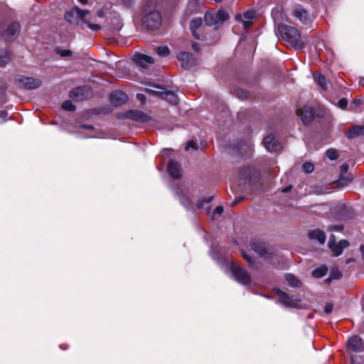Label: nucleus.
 <instances>
[{"mask_svg":"<svg viewBox=\"0 0 364 364\" xmlns=\"http://www.w3.org/2000/svg\"><path fill=\"white\" fill-rule=\"evenodd\" d=\"M215 16V14L207 11L205 12L204 16V21L205 24L208 25V26H215L214 29L216 30L219 28V26Z\"/></svg>","mask_w":364,"mask_h":364,"instance_id":"a878e982","label":"nucleus"},{"mask_svg":"<svg viewBox=\"0 0 364 364\" xmlns=\"http://www.w3.org/2000/svg\"><path fill=\"white\" fill-rule=\"evenodd\" d=\"M348 245L349 242L346 240H342L338 242V244H336V238L333 235L330 236L328 242V247L332 250L336 256L341 255L343 252V250Z\"/></svg>","mask_w":364,"mask_h":364,"instance_id":"4468645a","label":"nucleus"},{"mask_svg":"<svg viewBox=\"0 0 364 364\" xmlns=\"http://www.w3.org/2000/svg\"><path fill=\"white\" fill-rule=\"evenodd\" d=\"M250 247L253 251L265 259H269L272 256V252L268 250L264 242L252 240L250 242Z\"/></svg>","mask_w":364,"mask_h":364,"instance_id":"ddd939ff","label":"nucleus"},{"mask_svg":"<svg viewBox=\"0 0 364 364\" xmlns=\"http://www.w3.org/2000/svg\"><path fill=\"white\" fill-rule=\"evenodd\" d=\"M192 48L196 51H198L199 50V45L197 43H192Z\"/></svg>","mask_w":364,"mask_h":364,"instance_id":"603ef678","label":"nucleus"},{"mask_svg":"<svg viewBox=\"0 0 364 364\" xmlns=\"http://www.w3.org/2000/svg\"><path fill=\"white\" fill-rule=\"evenodd\" d=\"M231 271L235 279L237 282L244 286L250 284L252 282L251 276L245 267L232 264L231 265Z\"/></svg>","mask_w":364,"mask_h":364,"instance_id":"423d86ee","label":"nucleus"},{"mask_svg":"<svg viewBox=\"0 0 364 364\" xmlns=\"http://www.w3.org/2000/svg\"><path fill=\"white\" fill-rule=\"evenodd\" d=\"M242 179L252 180L253 177L257 178L259 173L252 167H245L240 173Z\"/></svg>","mask_w":364,"mask_h":364,"instance_id":"393cba45","label":"nucleus"},{"mask_svg":"<svg viewBox=\"0 0 364 364\" xmlns=\"http://www.w3.org/2000/svg\"><path fill=\"white\" fill-rule=\"evenodd\" d=\"M331 279H331V277H330L329 278H327V279L325 280V282H326V284H328L331 282Z\"/></svg>","mask_w":364,"mask_h":364,"instance_id":"0e129e2a","label":"nucleus"},{"mask_svg":"<svg viewBox=\"0 0 364 364\" xmlns=\"http://www.w3.org/2000/svg\"><path fill=\"white\" fill-rule=\"evenodd\" d=\"M328 268L326 266H321L312 272V275L315 278H321L327 273Z\"/></svg>","mask_w":364,"mask_h":364,"instance_id":"2f4dec72","label":"nucleus"},{"mask_svg":"<svg viewBox=\"0 0 364 364\" xmlns=\"http://www.w3.org/2000/svg\"><path fill=\"white\" fill-rule=\"evenodd\" d=\"M286 279L289 284L293 287H299L301 285V282L292 274H287Z\"/></svg>","mask_w":364,"mask_h":364,"instance_id":"473e14b6","label":"nucleus"},{"mask_svg":"<svg viewBox=\"0 0 364 364\" xmlns=\"http://www.w3.org/2000/svg\"><path fill=\"white\" fill-rule=\"evenodd\" d=\"M15 83L19 88L34 90L41 86L42 81L40 79L32 77L18 75L15 78Z\"/></svg>","mask_w":364,"mask_h":364,"instance_id":"0eeeda50","label":"nucleus"},{"mask_svg":"<svg viewBox=\"0 0 364 364\" xmlns=\"http://www.w3.org/2000/svg\"><path fill=\"white\" fill-rule=\"evenodd\" d=\"M290 189H291V187H287V188H284L282 191H283V192H284V193H287V192H288Z\"/></svg>","mask_w":364,"mask_h":364,"instance_id":"69168bd1","label":"nucleus"},{"mask_svg":"<svg viewBox=\"0 0 364 364\" xmlns=\"http://www.w3.org/2000/svg\"><path fill=\"white\" fill-rule=\"evenodd\" d=\"M360 250L361 252V253L363 254V256L364 257V245H361L360 247Z\"/></svg>","mask_w":364,"mask_h":364,"instance_id":"052dcab7","label":"nucleus"},{"mask_svg":"<svg viewBox=\"0 0 364 364\" xmlns=\"http://www.w3.org/2000/svg\"><path fill=\"white\" fill-rule=\"evenodd\" d=\"M156 6L154 0H147L143 6L141 24L148 31H156L161 26L162 16Z\"/></svg>","mask_w":364,"mask_h":364,"instance_id":"f257e3e1","label":"nucleus"},{"mask_svg":"<svg viewBox=\"0 0 364 364\" xmlns=\"http://www.w3.org/2000/svg\"><path fill=\"white\" fill-rule=\"evenodd\" d=\"M215 14L219 26L230 18L229 14L223 9H219Z\"/></svg>","mask_w":364,"mask_h":364,"instance_id":"cd10ccee","label":"nucleus"},{"mask_svg":"<svg viewBox=\"0 0 364 364\" xmlns=\"http://www.w3.org/2000/svg\"><path fill=\"white\" fill-rule=\"evenodd\" d=\"M348 348L355 352H362L364 350V343L358 336L350 337L347 342Z\"/></svg>","mask_w":364,"mask_h":364,"instance_id":"f3484780","label":"nucleus"},{"mask_svg":"<svg viewBox=\"0 0 364 364\" xmlns=\"http://www.w3.org/2000/svg\"><path fill=\"white\" fill-rule=\"evenodd\" d=\"M353 104H354V105H360V100H357V99H356V100H354L353 101Z\"/></svg>","mask_w":364,"mask_h":364,"instance_id":"bf43d9fd","label":"nucleus"},{"mask_svg":"<svg viewBox=\"0 0 364 364\" xmlns=\"http://www.w3.org/2000/svg\"><path fill=\"white\" fill-rule=\"evenodd\" d=\"M190 148L196 150L198 149V144L193 140L189 141L186 147V150H188Z\"/></svg>","mask_w":364,"mask_h":364,"instance_id":"49530a36","label":"nucleus"},{"mask_svg":"<svg viewBox=\"0 0 364 364\" xmlns=\"http://www.w3.org/2000/svg\"><path fill=\"white\" fill-rule=\"evenodd\" d=\"M243 199V197H238L237 198L235 201H233L232 203V205H236L237 203H239L240 201H241Z\"/></svg>","mask_w":364,"mask_h":364,"instance_id":"864d4df0","label":"nucleus"},{"mask_svg":"<svg viewBox=\"0 0 364 364\" xmlns=\"http://www.w3.org/2000/svg\"><path fill=\"white\" fill-rule=\"evenodd\" d=\"M69 96L74 101L80 102L92 97V92L90 87L81 86L73 89Z\"/></svg>","mask_w":364,"mask_h":364,"instance_id":"9d476101","label":"nucleus"},{"mask_svg":"<svg viewBox=\"0 0 364 364\" xmlns=\"http://www.w3.org/2000/svg\"><path fill=\"white\" fill-rule=\"evenodd\" d=\"M62 108L67 111H75V106L73 105L72 102L67 100L62 104Z\"/></svg>","mask_w":364,"mask_h":364,"instance_id":"ea45409f","label":"nucleus"},{"mask_svg":"<svg viewBox=\"0 0 364 364\" xmlns=\"http://www.w3.org/2000/svg\"><path fill=\"white\" fill-rule=\"evenodd\" d=\"M235 19L237 21H242L243 26L245 29L250 28L252 26V21L249 20L243 21L242 20V15L240 14H237L235 16Z\"/></svg>","mask_w":364,"mask_h":364,"instance_id":"c9c22d12","label":"nucleus"},{"mask_svg":"<svg viewBox=\"0 0 364 364\" xmlns=\"http://www.w3.org/2000/svg\"><path fill=\"white\" fill-rule=\"evenodd\" d=\"M276 294L279 296V299L280 303L284 304L287 307L291 308H298L299 299L294 297L293 296H289L284 291L280 289H275Z\"/></svg>","mask_w":364,"mask_h":364,"instance_id":"9b49d317","label":"nucleus"},{"mask_svg":"<svg viewBox=\"0 0 364 364\" xmlns=\"http://www.w3.org/2000/svg\"><path fill=\"white\" fill-rule=\"evenodd\" d=\"M341 276L342 274L338 269L332 270L331 272V279H338L341 277Z\"/></svg>","mask_w":364,"mask_h":364,"instance_id":"a18cd8bd","label":"nucleus"},{"mask_svg":"<svg viewBox=\"0 0 364 364\" xmlns=\"http://www.w3.org/2000/svg\"><path fill=\"white\" fill-rule=\"evenodd\" d=\"M263 145L269 151L271 152L277 151L279 146L274 137L272 135H268L264 138Z\"/></svg>","mask_w":364,"mask_h":364,"instance_id":"b1692460","label":"nucleus"},{"mask_svg":"<svg viewBox=\"0 0 364 364\" xmlns=\"http://www.w3.org/2000/svg\"><path fill=\"white\" fill-rule=\"evenodd\" d=\"M313 77L314 81L318 85V86L322 90H327L328 89V82L326 80V77L321 73L316 72L313 73Z\"/></svg>","mask_w":364,"mask_h":364,"instance_id":"bb28decb","label":"nucleus"},{"mask_svg":"<svg viewBox=\"0 0 364 364\" xmlns=\"http://www.w3.org/2000/svg\"><path fill=\"white\" fill-rule=\"evenodd\" d=\"M223 210H224V208L223 206H221V205L217 206L213 213V215H212L213 219H215L216 215H218L220 216L223 213Z\"/></svg>","mask_w":364,"mask_h":364,"instance_id":"37998d69","label":"nucleus"},{"mask_svg":"<svg viewBox=\"0 0 364 364\" xmlns=\"http://www.w3.org/2000/svg\"><path fill=\"white\" fill-rule=\"evenodd\" d=\"M84 66L85 67H92V68H104L105 66L109 67V65H107L105 63L97 61L95 60H87L86 63L84 64ZM110 67H112L110 65Z\"/></svg>","mask_w":364,"mask_h":364,"instance_id":"c756f323","label":"nucleus"},{"mask_svg":"<svg viewBox=\"0 0 364 364\" xmlns=\"http://www.w3.org/2000/svg\"><path fill=\"white\" fill-rule=\"evenodd\" d=\"M7 115V112L4 110H0V118H5Z\"/></svg>","mask_w":364,"mask_h":364,"instance_id":"5fc2aeb1","label":"nucleus"},{"mask_svg":"<svg viewBox=\"0 0 364 364\" xmlns=\"http://www.w3.org/2000/svg\"><path fill=\"white\" fill-rule=\"evenodd\" d=\"M303 171L306 173H311L314 170V166L311 162H305L302 166Z\"/></svg>","mask_w":364,"mask_h":364,"instance_id":"4c0bfd02","label":"nucleus"},{"mask_svg":"<svg viewBox=\"0 0 364 364\" xmlns=\"http://www.w3.org/2000/svg\"><path fill=\"white\" fill-rule=\"evenodd\" d=\"M110 102L114 106H119L128 100L127 94L122 90H114L110 94Z\"/></svg>","mask_w":364,"mask_h":364,"instance_id":"a211bd4d","label":"nucleus"},{"mask_svg":"<svg viewBox=\"0 0 364 364\" xmlns=\"http://www.w3.org/2000/svg\"><path fill=\"white\" fill-rule=\"evenodd\" d=\"M10 58V54L6 49H0V66H5L9 62Z\"/></svg>","mask_w":364,"mask_h":364,"instance_id":"7c9ffc66","label":"nucleus"},{"mask_svg":"<svg viewBox=\"0 0 364 364\" xmlns=\"http://www.w3.org/2000/svg\"><path fill=\"white\" fill-rule=\"evenodd\" d=\"M282 38L285 40L292 48L301 50L305 48V43L301 39L300 31L295 27L286 24L279 25L278 27Z\"/></svg>","mask_w":364,"mask_h":364,"instance_id":"f03ea898","label":"nucleus"},{"mask_svg":"<svg viewBox=\"0 0 364 364\" xmlns=\"http://www.w3.org/2000/svg\"><path fill=\"white\" fill-rule=\"evenodd\" d=\"M324 311L326 314H330L333 311V304H327L325 306Z\"/></svg>","mask_w":364,"mask_h":364,"instance_id":"8fccbe9b","label":"nucleus"},{"mask_svg":"<svg viewBox=\"0 0 364 364\" xmlns=\"http://www.w3.org/2000/svg\"><path fill=\"white\" fill-rule=\"evenodd\" d=\"M308 237L311 240H317L320 244L323 245L326 242V234L319 229L309 230Z\"/></svg>","mask_w":364,"mask_h":364,"instance_id":"4be33fe9","label":"nucleus"},{"mask_svg":"<svg viewBox=\"0 0 364 364\" xmlns=\"http://www.w3.org/2000/svg\"><path fill=\"white\" fill-rule=\"evenodd\" d=\"M202 25L203 20L201 18H193L190 21V30L193 37L196 40L203 41L205 38L203 34L200 33L201 30H204Z\"/></svg>","mask_w":364,"mask_h":364,"instance_id":"f8f14e48","label":"nucleus"},{"mask_svg":"<svg viewBox=\"0 0 364 364\" xmlns=\"http://www.w3.org/2000/svg\"><path fill=\"white\" fill-rule=\"evenodd\" d=\"M21 30L18 21H13L4 31L0 33V37L6 42L13 41L16 38Z\"/></svg>","mask_w":364,"mask_h":364,"instance_id":"1a4fd4ad","label":"nucleus"},{"mask_svg":"<svg viewBox=\"0 0 364 364\" xmlns=\"http://www.w3.org/2000/svg\"><path fill=\"white\" fill-rule=\"evenodd\" d=\"M141 82L162 90L159 91L146 88L145 91L146 93L157 96L171 105H176L178 102V97L173 92L166 90L164 87H161L159 85H154L151 82H145L143 81H141Z\"/></svg>","mask_w":364,"mask_h":364,"instance_id":"20e7f679","label":"nucleus"},{"mask_svg":"<svg viewBox=\"0 0 364 364\" xmlns=\"http://www.w3.org/2000/svg\"><path fill=\"white\" fill-rule=\"evenodd\" d=\"M117 117L119 119H129L139 122H147L151 120V117L146 113L134 109L118 113Z\"/></svg>","mask_w":364,"mask_h":364,"instance_id":"6e6552de","label":"nucleus"},{"mask_svg":"<svg viewBox=\"0 0 364 364\" xmlns=\"http://www.w3.org/2000/svg\"><path fill=\"white\" fill-rule=\"evenodd\" d=\"M296 114L301 117L304 124L308 125L316 117H320V109L318 107L304 105L302 108L296 110Z\"/></svg>","mask_w":364,"mask_h":364,"instance_id":"39448f33","label":"nucleus"},{"mask_svg":"<svg viewBox=\"0 0 364 364\" xmlns=\"http://www.w3.org/2000/svg\"><path fill=\"white\" fill-rule=\"evenodd\" d=\"M341 173L338 178V183L341 186H346L349 183L352 181V177L350 176H346L348 173V165L343 164L340 167Z\"/></svg>","mask_w":364,"mask_h":364,"instance_id":"aec40b11","label":"nucleus"},{"mask_svg":"<svg viewBox=\"0 0 364 364\" xmlns=\"http://www.w3.org/2000/svg\"><path fill=\"white\" fill-rule=\"evenodd\" d=\"M155 50L156 53L161 57H166L170 53V50L167 46H159Z\"/></svg>","mask_w":364,"mask_h":364,"instance_id":"72a5a7b5","label":"nucleus"},{"mask_svg":"<svg viewBox=\"0 0 364 364\" xmlns=\"http://www.w3.org/2000/svg\"><path fill=\"white\" fill-rule=\"evenodd\" d=\"M90 13L89 10L81 9L78 6H75L71 10L65 12L64 18L67 21L75 25H79L80 21H82L92 31H97L100 30L102 26L100 24L91 23L90 19L86 17V15Z\"/></svg>","mask_w":364,"mask_h":364,"instance_id":"7ed1b4c3","label":"nucleus"},{"mask_svg":"<svg viewBox=\"0 0 364 364\" xmlns=\"http://www.w3.org/2000/svg\"><path fill=\"white\" fill-rule=\"evenodd\" d=\"M360 86L364 87V77H360L359 80Z\"/></svg>","mask_w":364,"mask_h":364,"instance_id":"4d7b16f0","label":"nucleus"},{"mask_svg":"<svg viewBox=\"0 0 364 364\" xmlns=\"http://www.w3.org/2000/svg\"><path fill=\"white\" fill-rule=\"evenodd\" d=\"M362 136H364V125H354L346 132V136L348 139H354Z\"/></svg>","mask_w":364,"mask_h":364,"instance_id":"5701e85b","label":"nucleus"},{"mask_svg":"<svg viewBox=\"0 0 364 364\" xmlns=\"http://www.w3.org/2000/svg\"><path fill=\"white\" fill-rule=\"evenodd\" d=\"M212 200H213L212 196H208V197L204 198L203 199H200L197 202L196 206L198 209H201L203 207L205 203H209L211 202Z\"/></svg>","mask_w":364,"mask_h":364,"instance_id":"58836bf2","label":"nucleus"},{"mask_svg":"<svg viewBox=\"0 0 364 364\" xmlns=\"http://www.w3.org/2000/svg\"><path fill=\"white\" fill-rule=\"evenodd\" d=\"M241 255L242 257L247 261L249 266L253 267L254 260L252 259V258L250 255H248L245 251H242Z\"/></svg>","mask_w":364,"mask_h":364,"instance_id":"79ce46f5","label":"nucleus"},{"mask_svg":"<svg viewBox=\"0 0 364 364\" xmlns=\"http://www.w3.org/2000/svg\"><path fill=\"white\" fill-rule=\"evenodd\" d=\"M81 4L86 5L88 3L87 0H77Z\"/></svg>","mask_w":364,"mask_h":364,"instance_id":"13d9d810","label":"nucleus"},{"mask_svg":"<svg viewBox=\"0 0 364 364\" xmlns=\"http://www.w3.org/2000/svg\"><path fill=\"white\" fill-rule=\"evenodd\" d=\"M246 20L252 21L255 18V11L252 10L246 11L242 16Z\"/></svg>","mask_w":364,"mask_h":364,"instance_id":"a19ab883","label":"nucleus"},{"mask_svg":"<svg viewBox=\"0 0 364 364\" xmlns=\"http://www.w3.org/2000/svg\"><path fill=\"white\" fill-rule=\"evenodd\" d=\"M326 156L330 160H335L338 158L337 150L334 149H329L326 151Z\"/></svg>","mask_w":364,"mask_h":364,"instance_id":"e433bc0d","label":"nucleus"},{"mask_svg":"<svg viewBox=\"0 0 364 364\" xmlns=\"http://www.w3.org/2000/svg\"><path fill=\"white\" fill-rule=\"evenodd\" d=\"M56 55H58L61 58L71 57L73 55V52L70 49H62L60 47H55L53 50Z\"/></svg>","mask_w":364,"mask_h":364,"instance_id":"c85d7f7f","label":"nucleus"},{"mask_svg":"<svg viewBox=\"0 0 364 364\" xmlns=\"http://www.w3.org/2000/svg\"><path fill=\"white\" fill-rule=\"evenodd\" d=\"M128 75H129V74H128ZM127 78H129V79H132V80L133 79V77H132V75H130V76H127Z\"/></svg>","mask_w":364,"mask_h":364,"instance_id":"774afa93","label":"nucleus"},{"mask_svg":"<svg viewBox=\"0 0 364 364\" xmlns=\"http://www.w3.org/2000/svg\"><path fill=\"white\" fill-rule=\"evenodd\" d=\"M136 99L139 100L142 104H144L146 102V96L144 94L138 93L136 94Z\"/></svg>","mask_w":364,"mask_h":364,"instance_id":"09e8293b","label":"nucleus"},{"mask_svg":"<svg viewBox=\"0 0 364 364\" xmlns=\"http://www.w3.org/2000/svg\"><path fill=\"white\" fill-rule=\"evenodd\" d=\"M116 68H129L131 65V61L124 59L115 63Z\"/></svg>","mask_w":364,"mask_h":364,"instance_id":"f704fd0d","label":"nucleus"},{"mask_svg":"<svg viewBox=\"0 0 364 364\" xmlns=\"http://www.w3.org/2000/svg\"><path fill=\"white\" fill-rule=\"evenodd\" d=\"M97 16H98L99 17H103L104 14H103V12H102V11H99L97 12Z\"/></svg>","mask_w":364,"mask_h":364,"instance_id":"680f3d73","label":"nucleus"},{"mask_svg":"<svg viewBox=\"0 0 364 364\" xmlns=\"http://www.w3.org/2000/svg\"><path fill=\"white\" fill-rule=\"evenodd\" d=\"M181 202L185 206H188L190 204V201L188 198H186V200L181 198Z\"/></svg>","mask_w":364,"mask_h":364,"instance_id":"3c124183","label":"nucleus"},{"mask_svg":"<svg viewBox=\"0 0 364 364\" xmlns=\"http://www.w3.org/2000/svg\"><path fill=\"white\" fill-rule=\"evenodd\" d=\"M338 106L342 109H345L348 106V101L345 98H342L338 101Z\"/></svg>","mask_w":364,"mask_h":364,"instance_id":"de8ad7c7","label":"nucleus"},{"mask_svg":"<svg viewBox=\"0 0 364 364\" xmlns=\"http://www.w3.org/2000/svg\"><path fill=\"white\" fill-rule=\"evenodd\" d=\"M354 259L353 258H349L346 260V264H349L350 262H354Z\"/></svg>","mask_w":364,"mask_h":364,"instance_id":"e2e57ef3","label":"nucleus"},{"mask_svg":"<svg viewBox=\"0 0 364 364\" xmlns=\"http://www.w3.org/2000/svg\"><path fill=\"white\" fill-rule=\"evenodd\" d=\"M178 61L181 63V67H188L191 65V62L193 60V55L192 53L186 51H181L176 55Z\"/></svg>","mask_w":364,"mask_h":364,"instance_id":"412c9836","label":"nucleus"},{"mask_svg":"<svg viewBox=\"0 0 364 364\" xmlns=\"http://www.w3.org/2000/svg\"><path fill=\"white\" fill-rule=\"evenodd\" d=\"M132 61L141 68H146V64L154 63V59L151 56L141 53H136Z\"/></svg>","mask_w":364,"mask_h":364,"instance_id":"2eb2a0df","label":"nucleus"},{"mask_svg":"<svg viewBox=\"0 0 364 364\" xmlns=\"http://www.w3.org/2000/svg\"><path fill=\"white\" fill-rule=\"evenodd\" d=\"M292 16L303 24L307 25L311 22L307 11L301 5H297L293 9Z\"/></svg>","mask_w":364,"mask_h":364,"instance_id":"dca6fc26","label":"nucleus"},{"mask_svg":"<svg viewBox=\"0 0 364 364\" xmlns=\"http://www.w3.org/2000/svg\"><path fill=\"white\" fill-rule=\"evenodd\" d=\"M343 229V226L342 225H330L328 230L331 232L337 231L340 232Z\"/></svg>","mask_w":364,"mask_h":364,"instance_id":"c03bdc74","label":"nucleus"},{"mask_svg":"<svg viewBox=\"0 0 364 364\" xmlns=\"http://www.w3.org/2000/svg\"><path fill=\"white\" fill-rule=\"evenodd\" d=\"M206 210H207V214H209V213H210V207H208V208L206 209Z\"/></svg>","mask_w":364,"mask_h":364,"instance_id":"338daca9","label":"nucleus"},{"mask_svg":"<svg viewBox=\"0 0 364 364\" xmlns=\"http://www.w3.org/2000/svg\"><path fill=\"white\" fill-rule=\"evenodd\" d=\"M167 171L169 175L176 179L181 176V166L178 162L174 160H170L167 165Z\"/></svg>","mask_w":364,"mask_h":364,"instance_id":"6ab92c4d","label":"nucleus"},{"mask_svg":"<svg viewBox=\"0 0 364 364\" xmlns=\"http://www.w3.org/2000/svg\"><path fill=\"white\" fill-rule=\"evenodd\" d=\"M82 128L86 129H93V126L90 124H85L82 126Z\"/></svg>","mask_w":364,"mask_h":364,"instance_id":"6e6d98bb","label":"nucleus"}]
</instances>
